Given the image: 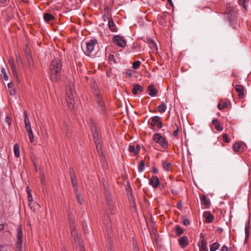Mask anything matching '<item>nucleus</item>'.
Listing matches in <instances>:
<instances>
[{"instance_id":"obj_14","label":"nucleus","mask_w":251,"mask_h":251,"mask_svg":"<svg viewBox=\"0 0 251 251\" xmlns=\"http://www.w3.org/2000/svg\"><path fill=\"white\" fill-rule=\"evenodd\" d=\"M149 183L153 187H157L160 183L159 178L156 176H152L149 180Z\"/></svg>"},{"instance_id":"obj_21","label":"nucleus","mask_w":251,"mask_h":251,"mask_svg":"<svg viewBox=\"0 0 251 251\" xmlns=\"http://www.w3.org/2000/svg\"><path fill=\"white\" fill-rule=\"evenodd\" d=\"M200 251H208L207 245L204 239H202L199 245Z\"/></svg>"},{"instance_id":"obj_5","label":"nucleus","mask_w":251,"mask_h":251,"mask_svg":"<svg viewBox=\"0 0 251 251\" xmlns=\"http://www.w3.org/2000/svg\"><path fill=\"white\" fill-rule=\"evenodd\" d=\"M94 94L96 97V100L97 102V108L99 111L101 113H103L105 110V104L103 101L101 95L99 93L98 87L96 85H94L92 87Z\"/></svg>"},{"instance_id":"obj_6","label":"nucleus","mask_w":251,"mask_h":251,"mask_svg":"<svg viewBox=\"0 0 251 251\" xmlns=\"http://www.w3.org/2000/svg\"><path fill=\"white\" fill-rule=\"evenodd\" d=\"M75 85L73 83V82H72V84L69 86H67V90H66V95L67 98L66 101L68 103V106L69 108H72L74 107V100L73 99L74 93Z\"/></svg>"},{"instance_id":"obj_49","label":"nucleus","mask_w":251,"mask_h":251,"mask_svg":"<svg viewBox=\"0 0 251 251\" xmlns=\"http://www.w3.org/2000/svg\"><path fill=\"white\" fill-rule=\"evenodd\" d=\"M25 52L27 55H29L30 53V51L29 50L27 45H26L25 47Z\"/></svg>"},{"instance_id":"obj_3","label":"nucleus","mask_w":251,"mask_h":251,"mask_svg":"<svg viewBox=\"0 0 251 251\" xmlns=\"http://www.w3.org/2000/svg\"><path fill=\"white\" fill-rule=\"evenodd\" d=\"M71 233L73 236L74 237V243L76 249L80 251H85L84 245L79 237L78 234L75 232V222L71 220L70 221Z\"/></svg>"},{"instance_id":"obj_42","label":"nucleus","mask_w":251,"mask_h":251,"mask_svg":"<svg viewBox=\"0 0 251 251\" xmlns=\"http://www.w3.org/2000/svg\"><path fill=\"white\" fill-rule=\"evenodd\" d=\"M76 196L78 202L80 204H81L83 202V199L82 196L79 194H77Z\"/></svg>"},{"instance_id":"obj_61","label":"nucleus","mask_w":251,"mask_h":251,"mask_svg":"<svg viewBox=\"0 0 251 251\" xmlns=\"http://www.w3.org/2000/svg\"><path fill=\"white\" fill-rule=\"evenodd\" d=\"M137 149L136 150L139 149V151L140 150L141 147L139 145H137Z\"/></svg>"},{"instance_id":"obj_50","label":"nucleus","mask_w":251,"mask_h":251,"mask_svg":"<svg viewBox=\"0 0 251 251\" xmlns=\"http://www.w3.org/2000/svg\"><path fill=\"white\" fill-rule=\"evenodd\" d=\"M178 129H176V130H175L173 132V136L175 137L178 134Z\"/></svg>"},{"instance_id":"obj_51","label":"nucleus","mask_w":251,"mask_h":251,"mask_svg":"<svg viewBox=\"0 0 251 251\" xmlns=\"http://www.w3.org/2000/svg\"><path fill=\"white\" fill-rule=\"evenodd\" d=\"M14 86L13 83L10 82L7 84V87L9 88H12Z\"/></svg>"},{"instance_id":"obj_57","label":"nucleus","mask_w":251,"mask_h":251,"mask_svg":"<svg viewBox=\"0 0 251 251\" xmlns=\"http://www.w3.org/2000/svg\"><path fill=\"white\" fill-rule=\"evenodd\" d=\"M126 74L128 76H131L132 75V73L131 71L127 72Z\"/></svg>"},{"instance_id":"obj_16","label":"nucleus","mask_w":251,"mask_h":251,"mask_svg":"<svg viewBox=\"0 0 251 251\" xmlns=\"http://www.w3.org/2000/svg\"><path fill=\"white\" fill-rule=\"evenodd\" d=\"M9 64L12 70V74L15 77L18 78V74L16 69V67L14 64L13 60L10 59L9 60Z\"/></svg>"},{"instance_id":"obj_13","label":"nucleus","mask_w":251,"mask_h":251,"mask_svg":"<svg viewBox=\"0 0 251 251\" xmlns=\"http://www.w3.org/2000/svg\"><path fill=\"white\" fill-rule=\"evenodd\" d=\"M203 217L205 218V221L207 223H212L214 219V216L209 211L203 212Z\"/></svg>"},{"instance_id":"obj_60","label":"nucleus","mask_w":251,"mask_h":251,"mask_svg":"<svg viewBox=\"0 0 251 251\" xmlns=\"http://www.w3.org/2000/svg\"><path fill=\"white\" fill-rule=\"evenodd\" d=\"M7 0H0V3H3L6 1Z\"/></svg>"},{"instance_id":"obj_63","label":"nucleus","mask_w":251,"mask_h":251,"mask_svg":"<svg viewBox=\"0 0 251 251\" xmlns=\"http://www.w3.org/2000/svg\"><path fill=\"white\" fill-rule=\"evenodd\" d=\"M41 183L43 184L45 183V182H44V181L43 180H41Z\"/></svg>"},{"instance_id":"obj_11","label":"nucleus","mask_w":251,"mask_h":251,"mask_svg":"<svg viewBox=\"0 0 251 251\" xmlns=\"http://www.w3.org/2000/svg\"><path fill=\"white\" fill-rule=\"evenodd\" d=\"M105 197L109 209L113 210L115 208V202L113 201L109 192L107 191L105 192Z\"/></svg>"},{"instance_id":"obj_30","label":"nucleus","mask_w":251,"mask_h":251,"mask_svg":"<svg viewBox=\"0 0 251 251\" xmlns=\"http://www.w3.org/2000/svg\"><path fill=\"white\" fill-rule=\"evenodd\" d=\"M129 151L130 152H133L134 154L136 155L139 153V149L136 150L133 145H130L129 147Z\"/></svg>"},{"instance_id":"obj_58","label":"nucleus","mask_w":251,"mask_h":251,"mask_svg":"<svg viewBox=\"0 0 251 251\" xmlns=\"http://www.w3.org/2000/svg\"><path fill=\"white\" fill-rule=\"evenodd\" d=\"M152 171L154 173H156L158 171L157 169L155 168H153Z\"/></svg>"},{"instance_id":"obj_2","label":"nucleus","mask_w":251,"mask_h":251,"mask_svg":"<svg viewBox=\"0 0 251 251\" xmlns=\"http://www.w3.org/2000/svg\"><path fill=\"white\" fill-rule=\"evenodd\" d=\"M25 237L22 226H19L16 230V248L17 251H22V249L25 244Z\"/></svg>"},{"instance_id":"obj_28","label":"nucleus","mask_w":251,"mask_h":251,"mask_svg":"<svg viewBox=\"0 0 251 251\" xmlns=\"http://www.w3.org/2000/svg\"><path fill=\"white\" fill-rule=\"evenodd\" d=\"M14 151L15 155L17 157H19L20 156V149H19V146L18 144H16L14 146Z\"/></svg>"},{"instance_id":"obj_31","label":"nucleus","mask_w":251,"mask_h":251,"mask_svg":"<svg viewBox=\"0 0 251 251\" xmlns=\"http://www.w3.org/2000/svg\"><path fill=\"white\" fill-rule=\"evenodd\" d=\"M220 245L217 242L214 243L210 247V251H216L220 247Z\"/></svg>"},{"instance_id":"obj_29","label":"nucleus","mask_w":251,"mask_h":251,"mask_svg":"<svg viewBox=\"0 0 251 251\" xmlns=\"http://www.w3.org/2000/svg\"><path fill=\"white\" fill-rule=\"evenodd\" d=\"M166 105L163 102L158 107V110L161 113H164L166 111Z\"/></svg>"},{"instance_id":"obj_62","label":"nucleus","mask_w":251,"mask_h":251,"mask_svg":"<svg viewBox=\"0 0 251 251\" xmlns=\"http://www.w3.org/2000/svg\"><path fill=\"white\" fill-rule=\"evenodd\" d=\"M167 1H168V2L171 4H173V2L172 1V0H167Z\"/></svg>"},{"instance_id":"obj_7","label":"nucleus","mask_w":251,"mask_h":251,"mask_svg":"<svg viewBox=\"0 0 251 251\" xmlns=\"http://www.w3.org/2000/svg\"><path fill=\"white\" fill-rule=\"evenodd\" d=\"M153 140L159 144L163 149H167L168 146L167 141L158 133H155L153 135Z\"/></svg>"},{"instance_id":"obj_46","label":"nucleus","mask_w":251,"mask_h":251,"mask_svg":"<svg viewBox=\"0 0 251 251\" xmlns=\"http://www.w3.org/2000/svg\"><path fill=\"white\" fill-rule=\"evenodd\" d=\"M0 251H8L5 246L0 245Z\"/></svg>"},{"instance_id":"obj_37","label":"nucleus","mask_w":251,"mask_h":251,"mask_svg":"<svg viewBox=\"0 0 251 251\" xmlns=\"http://www.w3.org/2000/svg\"><path fill=\"white\" fill-rule=\"evenodd\" d=\"M247 0H239V3L240 5L242 6L245 9L246 8V3L248 2Z\"/></svg>"},{"instance_id":"obj_33","label":"nucleus","mask_w":251,"mask_h":251,"mask_svg":"<svg viewBox=\"0 0 251 251\" xmlns=\"http://www.w3.org/2000/svg\"><path fill=\"white\" fill-rule=\"evenodd\" d=\"M145 170V163L142 160L139 163L138 171L140 172H143Z\"/></svg>"},{"instance_id":"obj_53","label":"nucleus","mask_w":251,"mask_h":251,"mask_svg":"<svg viewBox=\"0 0 251 251\" xmlns=\"http://www.w3.org/2000/svg\"><path fill=\"white\" fill-rule=\"evenodd\" d=\"M6 122L8 123V125L9 126L11 124V119L9 117H6Z\"/></svg>"},{"instance_id":"obj_25","label":"nucleus","mask_w":251,"mask_h":251,"mask_svg":"<svg viewBox=\"0 0 251 251\" xmlns=\"http://www.w3.org/2000/svg\"><path fill=\"white\" fill-rule=\"evenodd\" d=\"M71 170H72V171H73V169H70V171H71ZM71 179H72V184L74 186V188H75V191L77 189V181H76L75 180V176L74 174H72V172H71Z\"/></svg>"},{"instance_id":"obj_47","label":"nucleus","mask_w":251,"mask_h":251,"mask_svg":"<svg viewBox=\"0 0 251 251\" xmlns=\"http://www.w3.org/2000/svg\"><path fill=\"white\" fill-rule=\"evenodd\" d=\"M228 247L226 246H223L222 248L221 251H228Z\"/></svg>"},{"instance_id":"obj_54","label":"nucleus","mask_w":251,"mask_h":251,"mask_svg":"<svg viewBox=\"0 0 251 251\" xmlns=\"http://www.w3.org/2000/svg\"><path fill=\"white\" fill-rule=\"evenodd\" d=\"M10 93L11 95H14L15 94V90L14 89L11 90Z\"/></svg>"},{"instance_id":"obj_52","label":"nucleus","mask_w":251,"mask_h":251,"mask_svg":"<svg viewBox=\"0 0 251 251\" xmlns=\"http://www.w3.org/2000/svg\"><path fill=\"white\" fill-rule=\"evenodd\" d=\"M134 251H139L138 249L136 247V243L133 242Z\"/></svg>"},{"instance_id":"obj_34","label":"nucleus","mask_w":251,"mask_h":251,"mask_svg":"<svg viewBox=\"0 0 251 251\" xmlns=\"http://www.w3.org/2000/svg\"><path fill=\"white\" fill-rule=\"evenodd\" d=\"M233 150L235 152H238L239 151V149L241 147V144L240 142H237L233 145Z\"/></svg>"},{"instance_id":"obj_41","label":"nucleus","mask_w":251,"mask_h":251,"mask_svg":"<svg viewBox=\"0 0 251 251\" xmlns=\"http://www.w3.org/2000/svg\"><path fill=\"white\" fill-rule=\"evenodd\" d=\"M1 73H2V74L3 75V79L5 80H7L8 77V75L6 74L5 70L3 68L1 70Z\"/></svg>"},{"instance_id":"obj_17","label":"nucleus","mask_w":251,"mask_h":251,"mask_svg":"<svg viewBox=\"0 0 251 251\" xmlns=\"http://www.w3.org/2000/svg\"><path fill=\"white\" fill-rule=\"evenodd\" d=\"M234 88L235 91L238 93V97L242 98L244 95L243 87L240 85H235Z\"/></svg>"},{"instance_id":"obj_36","label":"nucleus","mask_w":251,"mask_h":251,"mask_svg":"<svg viewBox=\"0 0 251 251\" xmlns=\"http://www.w3.org/2000/svg\"><path fill=\"white\" fill-rule=\"evenodd\" d=\"M176 229L178 235H180L183 232V229L179 226H176Z\"/></svg>"},{"instance_id":"obj_18","label":"nucleus","mask_w":251,"mask_h":251,"mask_svg":"<svg viewBox=\"0 0 251 251\" xmlns=\"http://www.w3.org/2000/svg\"><path fill=\"white\" fill-rule=\"evenodd\" d=\"M148 91L149 92V95L151 97H154L157 93V90L155 88L153 85H150L148 87Z\"/></svg>"},{"instance_id":"obj_20","label":"nucleus","mask_w":251,"mask_h":251,"mask_svg":"<svg viewBox=\"0 0 251 251\" xmlns=\"http://www.w3.org/2000/svg\"><path fill=\"white\" fill-rule=\"evenodd\" d=\"M148 43L149 45L150 48L153 51H157V45L153 40L149 39L148 40Z\"/></svg>"},{"instance_id":"obj_12","label":"nucleus","mask_w":251,"mask_h":251,"mask_svg":"<svg viewBox=\"0 0 251 251\" xmlns=\"http://www.w3.org/2000/svg\"><path fill=\"white\" fill-rule=\"evenodd\" d=\"M200 201L201 203L203 206L204 208H207L209 207L210 205V201L209 200L207 199L206 196L204 195H202L200 196Z\"/></svg>"},{"instance_id":"obj_22","label":"nucleus","mask_w":251,"mask_h":251,"mask_svg":"<svg viewBox=\"0 0 251 251\" xmlns=\"http://www.w3.org/2000/svg\"><path fill=\"white\" fill-rule=\"evenodd\" d=\"M144 88L143 87L138 84H135L132 90V93L133 95H136L137 94L138 91L142 92Z\"/></svg>"},{"instance_id":"obj_32","label":"nucleus","mask_w":251,"mask_h":251,"mask_svg":"<svg viewBox=\"0 0 251 251\" xmlns=\"http://www.w3.org/2000/svg\"><path fill=\"white\" fill-rule=\"evenodd\" d=\"M44 19L46 21H50L54 19V17L49 13H46L44 16Z\"/></svg>"},{"instance_id":"obj_4","label":"nucleus","mask_w":251,"mask_h":251,"mask_svg":"<svg viewBox=\"0 0 251 251\" xmlns=\"http://www.w3.org/2000/svg\"><path fill=\"white\" fill-rule=\"evenodd\" d=\"M97 44V40L95 39H92L83 42L81 44V48L84 53L87 55H89L93 52L95 46Z\"/></svg>"},{"instance_id":"obj_48","label":"nucleus","mask_w":251,"mask_h":251,"mask_svg":"<svg viewBox=\"0 0 251 251\" xmlns=\"http://www.w3.org/2000/svg\"><path fill=\"white\" fill-rule=\"evenodd\" d=\"M25 129L28 134L29 133H33L31 126L28 127V128H25Z\"/></svg>"},{"instance_id":"obj_15","label":"nucleus","mask_w":251,"mask_h":251,"mask_svg":"<svg viewBox=\"0 0 251 251\" xmlns=\"http://www.w3.org/2000/svg\"><path fill=\"white\" fill-rule=\"evenodd\" d=\"M179 245L182 248H184L188 245V238L186 236H184L180 238L178 240Z\"/></svg>"},{"instance_id":"obj_45","label":"nucleus","mask_w":251,"mask_h":251,"mask_svg":"<svg viewBox=\"0 0 251 251\" xmlns=\"http://www.w3.org/2000/svg\"><path fill=\"white\" fill-rule=\"evenodd\" d=\"M183 224L185 226H187L188 225H189L190 224V221L189 220L187 219H185L183 220Z\"/></svg>"},{"instance_id":"obj_38","label":"nucleus","mask_w":251,"mask_h":251,"mask_svg":"<svg viewBox=\"0 0 251 251\" xmlns=\"http://www.w3.org/2000/svg\"><path fill=\"white\" fill-rule=\"evenodd\" d=\"M63 130L65 131L67 136H69L70 131L68 127V125L66 123H64L63 125Z\"/></svg>"},{"instance_id":"obj_43","label":"nucleus","mask_w":251,"mask_h":251,"mask_svg":"<svg viewBox=\"0 0 251 251\" xmlns=\"http://www.w3.org/2000/svg\"><path fill=\"white\" fill-rule=\"evenodd\" d=\"M223 139L225 141V142H226V143H228L230 141V140L228 138V135L227 134H224L223 135Z\"/></svg>"},{"instance_id":"obj_40","label":"nucleus","mask_w":251,"mask_h":251,"mask_svg":"<svg viewBox=\"0 0 251 251\" xmlns=\"http://www.w3.org/2000/svg\"><path fill=\"white\" fill-rule=\"evenodd\" d=\"M249 221H248L247 223V224H246V226H245V233H246V235H248L249 233V228H250V226H249Z\"/></svg>"},{"instance_id":"obj_1","label":"nucleus","mask_w":251,"mask_h":251,"mask_svg":"<svg viewBox=\"0 0 251 251\" xmlns=\"http://www.w3.org/2000/svg\"><path fill=\"white\" fill-rule=\"evenodd\" d=\"M62 67V62L59 58H55L51 62L49 73L51 81L56 82L60 79Z\"/></svg>"},{"instance_id":"obj_8","label":"nucleus","mask_w":251,"mask_h":251,"mask_svg":"<svg viewBox=\"0 0 251 251\" xmlns=\"http://www.w3.org/2000/svg\"><path fill=\"white\" fill-rule=\"evenodd\" d=\"M113 42L116 45L121 47H125L126 45V42L125 38L119 35H116L113 36L112 39Z\"/></svg>"},{"instance_id":"obj_9","label":"nucleus","mask_w":251,"mask_h":251,"mask_svg":"<svg viewBox=\"0 0 251 251\" xmlns=\"http://www.w3.org/2000/svg\"><path fill=\"white\" fill-rule=\"evenodd\" d=\"M91 129L92 133L93 136L94 140L97 145V147L98 148L99 146L100 147L99 140V135L96 126L94 124H91Z\"/></svg>"},{"instance_id":"obj_59","label":"nucleus","mask_w":251,"mask_h":251,"mask_svg":"<svg viewBox=\"0 0 251 251\" xmlns=\"http://www.w3.org/2000/svg\"><path fill=\"white\" fill-rule=\"evenodd\" d=\"M28 200L29 201H30V198H32V196H31V194H30V193H28Z\"/></svg>"},{"instance_id":"obj_10","label":"nucleus","mask_w":251,"mask_h":251,"mask_svg":"<svg viewBox=\"0 0 251 251\" xmlns=\"http://www.w3.org/2000/svg\"><path fill=\"white\" fill-rule=\"evenodd\" d=\"M150 125L152 127L156 126L158 128H161L162 127V123L160 118L157 116L151 118Z\"/></svg>"},{"instance_id":"obj_56","label":"nucleus","mask_w":251,"mask_h":251,"mask_svg":"<svg viewBox=\"0 0 251 251\" xmlns=\"http://www.w3.org/2000/svg\"><path fill=\"white\" fill-rule=\"evenodd\" d=\"M4 225L0 224V231L4 229Z\"/></svg>"},{"instance_id":"obj_26","label":"nucleus","mask_w":251,"mask_h":251,"mask_svg":"<svg viewBox=\"0 0 251 251\" xmlns=\"http://www.w3.org/2000/svg\"><path fill=\"white\" fill-rule=\"evenodd\" d=\"M25 128H28V127L31 126H30V123L29 121V120L28 119L27 113L26 111H25Z\"/></svg>"},{"instance_id":"obj_27","label":"nucleus","mask_w":251,"mask_h":251,"mask_svg":"<svg viewBox=\"0 0 251 251\" xmlns=\"http://www.w3.org/2000/svg\"><path fill=\"white\" fill-rule=\"evenodd\" d=\"M103 224L106 226L108 228L111 227L110 219L108 216L105 215L103 219Z\"/></svg>"},{"instance_id":"obj_64","label":"nucleus","mask_w":251,"mask_h":251,"mask_svg":"<svg viewBox=\"0 0 251 251\" xmlns=\"http://www.w3.org/2000/svg\"><path fill=\"white\" fill-rule=\"evenodd\" d=\"M108 251H113V250L112 249H110L108 250Z\"/></svg>"},{"instance_id":"obj_39","label":"nucleus","mask_w":251,"mask_h":251,"mask_svg":"<svg viewBox=\"0 0 251 251\" xmlns=\"http://www.w3.org/2000/svg\"><path fill=\"white\" fill-rule=\"evenodd\" d=\"M227 106V103H226V102H224L222 105L220 103H219L218 104V108L220 110H222L224 108H226Z\"/></svg>"},{"instance_id":"obj_35","label":"nucleus","mask_w":251,"mask_h":251,"mask_svg":"<svg viewBox=\"0 0 251 251\" xmlns=\"http://www.w3.org/2000/svg\"><path fill=\"white\" fill-rule=\"evenodd\" d=\"M141 61H136L133 63L132 64V67L134 69H137L139 68L140 65H141Z\"/></svg>"},{"instance_id":"obj_19","label":"nucleus","mask_w":251,"mask_h":251,"mask_svg":"<svg viewBox=\"0 0 251 251\" xmlns=\"http://www.w3.org/2000/svg\"><path fill=\"white\" fill-rule=\"evenodd\" d=\"M108 27L109 29L111 30L112 32H116L117 31V29L116 25L114 24V21L112 18H108Z\"/></svg>"},{"instance_id":"obj_24","label":"nucleus","mask_w":251,"mask_h":251,"mask_svg":"<svg viewBox=\"0 0 251 251\" xmlns=\"http://www.w3.org/2000/svg\"><path fill=\"white\" fill-rule=\"evenodd\" d=\"M162 166L164 170L166 171H169L171 168V164L166 160H163L162 161Z\"/></svg>"},{"instance_id":"obj_23","label":"nucleus","mask_w":251,"mask_h":251,"mask_svg":"<svg viewBox=\"0 0 251 251\" xmlns=\"http://www.w3.org/2000/svg\"><path fill=\"white\" fill-rule=\"evenodd\" d=\"M212 124L214 125L215 128L217 130L221 131L223 129V126H222L220 125L219 121L217 119L213 120Z\"/></svg>"},{"instance_id":"obj_55","label":"nucleus","mask_w":251,"mask_h":251,"mask_svg":"<svg viewBox=\"0 0 251 251\" xmlns=\"http://www.w3.org/2000/svg\"><path fill=\"white\" fill-rule=\"evenodd\" d=\"M16 57H17V61L18 62H19L20 61H21V59H20L19 55L16 54Z\"/></svg>"},{"instance_id":"obj_44","label":"nucleus","mask_w":251,"mask_h":251,"mask_svg":"<svg viewBox=\"0 0 251 251\" xmlns=\"http://www.w3.org/2000/svg\"><path fill=\"white\" fill-rule=\"evenodd\" d=\"M28 137L30 139V142L32 143L34 142V136L33 133H29L28 134Z\"/></svg>"}]
</instances>
